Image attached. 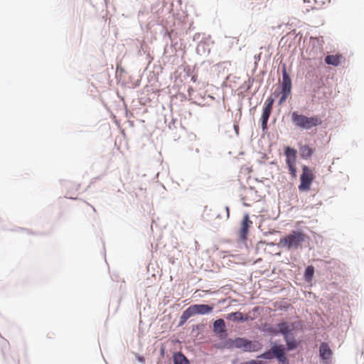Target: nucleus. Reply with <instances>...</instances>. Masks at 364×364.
<instances>
[{"mask_svg":"<svg viewBox=\"0 0 364 364\" xmlns=\"http://www.w3.org/2000/svg\"><path fill=\"white\" fill-rule=\"evenodd\" d=\"M308 240L309 236L303 231L294 230L280 239L279 245L288 250H296L301 248Z\"/></svg>","mask_w":364,"mask_h":364,"instance_id":"1","label":"nucleus"},{"mask_svg":"<svg viewBox=\"0 0 364 364\" xmlns=\"http://www.w3.org/2000/svg\"><path fill=\"white\" fill-rule=\"evenodd\" d=\"M291 121L296 127L306 130L322 124V119L318 116L307 117L297 112H292Z\"/></svg>","mask_w":364,"mask_h":364,"instance_id":"2","label":"nucleus"},{"mask_svg":"<svg viewBox=\"0 0 364 364\" xmlns=\"http://www.w3.org/2000/svg\"><path fill=\"white\" fill-rule=\"evenodd\" d=\"M315 178V176L311 169L306 166H303L302 173L300 177V184L299 185V190L300 191H308L311 188L312 182Z\"/></svg>","mask_w":364,"mask_h":364,"instance_id":"3","label":"nucleus"},{"mask_svg":"<svg viewBox=\"0 0 364 364\" xmlns=\"http://www.w3.org/2000/svg\"><path fill=\"white\" fill-rule=\"evenodd\" d=\"M282 96H281L279 102V105H282V103H284L286 101L288 96L290 95L291 90V78H290L289 74L287 73L285 66H284V68L282 69Z\"/></svg>","mask_w":364,"mask_h":364,"instance_id":"4","label":"nucleus"},{"mask_svg":"<svg viewBox=\"0 0 364 364\" xmlns=\"http://www.w3.org/2000/svg\"><path fill=\"white\" fill-rule=\"evenodd\" d=\"M273 104L274 99L272 97H268L264 102L265 107L262 114V129H265L267 127V122L272 112Z\"/></svg>","mask_w":364,"mask_h":364,"instance_id":"5","label":"nucleus"},{"mask_svg":"<svg viewBox=\"0 0 364 364\" xmlns=\"http://www.w3.org/2000/svg\"><path fill=\"white\" fill-rule=\"evenodd\" d=\"M192 316L196 314H208L213 310V306L207 304H194L188 308Z\"/></svg>","mask_w":364,"mask_h":364,"instance_id":"6","label":"nucleus"},{"mask_svg":"<svg viewBox=\"0 0 364 364\" xmlns=\"http://www.w3.org/2000/svg\"><path fill=\"white\" fill-rule=\"evenodd\" d=\"M326 3V0H303L301 9L303 12H309L311 10L318 9Z\"/></svg>","mask_w":364,"mask_h":364,"instance_id":"7","label":"nucleus"},{"mask_svg":"<svg viewBox=\"0 0 364 364\" xmlns=\"http://www.w3.org/2000/svg\"><path fill=\"white\" fill-rule=\"evenodd\" d=\"M247 340L244 338H237L235 339H228L225 342V347L228 348H242L245 351Z\"/></svg>","mask_w":364,"mask_h":364,"instance_id":"8","label":"nucleus"},{"mask_svg":"<svg viewBox=\"0 0 364 364\" xmlns=\"http://www.w3.org/2000/svg\"><path fill=\"white\" fill-rule=\"evenodd\" d=\"M252 225V222L250 219L249 214L245 213L241 222V228L240 230V236L242 240L246 239L249 228L251 227Z\"/></svg>","mask_w":364,"mask_h":364,"instance_id":"9","label":"nucleus"},{"mask_svg":"<svg viewBox=\"0 0 364 364\" xmlns=\"http://www.w3.org/2000/svg\"><path fill=\"white\" fill-rule=\"evenodd\" d=\"M272 350H273L274 357H276L279 362L283 364L288 363L284 353V348L282 346H274L272 348Z\"/></svg>","mask_w":364,"mask_h":364,"instance_id":"10","label":"nucleus"},{"mask_svg":"<svg viewBox=\"0 0 364 364\" xmlns=\"http://www.w3.org/2000/svg\"><path fill=\"white\" fill-rule=\"evenodd\" d=\"M333 354L332 350L326 343H321L319 347V355L323 360H329Z\"/></svg>","mask_w":364,"mask_h":364,"instance_id":"11","label":"nucleus"},{"mask_svg":"<svg viewBox=\"0 0 364 364\" xmlns=\"http://www.w3.org/2000/svg\"><path fill=\"white\" fill-rule=\"evenodd\" d=\"M214 331L220 334V338H223L225 336V323L223 319L219 318L213 323Z\"/></svg>","mask_w":364,"mask_h":364,"instance_id":"12","label":"nucleus"},{"mask_svg":"<svg viewBox=\"0 0 364 364\" xmlns=\"http://www.w3.org/2000/svg\"><path fill=\"white\" fill-rule=\"evenodd\" d=\"M285 155L287 156L286 163L287 165L296 164V151L291 147H286Z\"/></svg>","mask_w":364,"mask_h":364,"instance_id":"13","label":"nucleus"},{"mask_svg":"<svg viewBox=\"0 0 364 364\" xmlns=\"http://www.w3.org/2000/svg\"><path fill=\"white\" fill-rule=\"evenodd\" d=\"M279 331H272L274 333L277 334L278 333H282L284 338L289 336V333L291 331L292 328L290 325L287 322H282L278 324Z\"/></svg>","mask_w":364,"mask_h":364,"instance_id":"14","label":"nucleus"},{"mask_svg":"<svg viewBox=\"0 0 364 364\" xmlns=\"http://www.w3.org/2000/svg\"><path fill=\"white\" fill-rule=\"evenodd\" d=\"M343 60L341 55H328L325 58V62L328 65L338 66Z\"/></svg>","mask_w":364,"mask_h":364,"instance_id":"15","label":"nucleus"},{"mask_svg":"<svg viewBox=\"0 0 364 364\" xmlns=\"http://www.w3.org/2000/svg\"><path fill=\"white\" fill-rule=\"evenodd\" d=\"M314 152V149L309 145H304L300 148L301 156L304 159H309Z\"/></svg>","mask_w":364,"mask_h":364,"instance_id":"16","label":"nucleus"},{"mask_svg":"<svg viewBox=\"0 0 364 364\" xmlns=\"http://www.w3.org/2000/svg\"><path fill=\"white\" fill-rule=\"evenodd\" d=\"M262 345L258 341H250L247 340L245 351L255 352L259 350Z\"/></svg>","mask_w":364,"mask_h":364,"instance_id":"17","label":"nucleus"},{"mask_svg":"<svg viewBox=\"0 0 364 364\" xmlns=\"http://www.w3.org/2000/svg\"><path fill=\"white\" fill-rule=\"evenodd\" d=\"M173 364H190V363L183 353H176L173 355Z\"/></svg>","mask_w":364,"mask_h":364,"instance_id":"18","label":"nucleus"},{"mask_svg":"<svg viewBox=\"0 0 364 364\" xmlns=\"http://www.w3.org/2000/svg\"><path fill=\"white\" fill-rule=\"evenodd\" d=\"M314 267L311 265L308 266L306 268V270L304 272V277H305L306 281L310 282L314 277Z\"/></svg>","mask_w":364,"mask_h":364,"instance_id":"19","label":"nucleus"},{"mask_svg":"<svg viewBox=\"0 0 364 364\" xmlns=\"http://www.w3.org/2000/svg\"><path fill=\"white\" fill-rule=\"evenodd\" d=\"M192 316L188 309H186L180 317L179 326H183Z\"/></svg>","mask_w":364,"mask_h":364,"instance_id":"20","label":"nucleus"},{"mask_svg":"<svg viewBox=\"0 0 364 364\" xmlns=\"http://www.w3.org/2000/svg\"><path fill=\"white\" fill-rule=\"evenodd\" d=\"M284 338L287 342V346L288 350H294L297 347V343L294 338H290L289 336H287Z\"/></svg>","mask_w":364,"mask_h":364,"instance_id":"21","label":"nucleus"},{"mask_svg":"<svg viewBox=\"0 0 364 364\" xmlns=\"http://www.w3.org/2000/svg\"><path fill=\"white\" fill-rule=\"evenodd\" d=\"M228 318L233 321H245V320L243 317V314L241 312L232 313L229 315Z\"/></svg>","mask_w":364,"mask_h":364,"instance_id":"22","label":"nucleus"},{"mask_svg":"<svg viewBox=\"0 0 364 364\" xmlns=\"http://www.w3.org/2000/svg\"><path fill=\"white\" fill-rule=\"evenodd\" d=\"M274 357L273 350L267 351L258 356L259 358L270 360Z\"/></svg>","mask_w":364,"mask_h":364,"instance_id":"23","label":"nucleus"},{"mask_svg":"<svg viewBox=\"0 0 364 364\" xmlns=\"http://www.w3.org/2000/svg\"><path fill=\"white\" fill-rule=\"evenodd\" d=\"M288 166V168H289V173L291 175V176L293 178H295L296 176V164H289L287 165Z\"/></svg>","mask_w":364,"mask_h":364,"instance_id":"24","label":"nucleus"},{"mask_svg":"<svg viewBox=\"0 0 364 364\" xmlns=\"http://www.w3.org/2000/svg\"><path fill=\"white\" fill-rule=\"evenodd\" d=\"M242 364H264V363L262 360H251Z\"/></svg>","mask_w":364,"mask_h":364,"instance_id":"25","label":"nucleus"},{"mask_svg":"<svg viewBox=\"0 0 364 364\" xmlns=\"http://www.w3.org/2000/svg\"><path fill=\"white\" fill-rule=\"evenodd\" d=\"M243 204H244V205H245V206H249V204H247V203H245V202L243 203Z\"/></svg>","mask_w":364,"mask_h":364,"instance_id":"26","label":"nucleus"},{"mask_svg":"<svg viewBox=\"0 0 364 364\" xmlns=\"http://www.w3.org/2000/svg\"><path fill=\"white\" fill-rule=\"evenodd\" d=\"M170 262H171V264H174V260H170Z\"/></svg>","mask_w":364,"mask_h":364,"instance_id":"27","label":"nucleus"},{"mask_svg":"<svg viewBox=\"0 0 364 364\" xmlns=\"http://www.w3.org/2000/svg\"><path fill=\"white\" fill-rule=\"evenodd\" d=\"M139 360L143 361L144 359L143 358H139Z\"/></svg>","mask_w":364,"mask_h":364,"instance_id":"28","label":"nucleus"}]
</instances>
